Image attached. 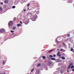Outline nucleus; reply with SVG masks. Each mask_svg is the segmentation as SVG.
<instances>
[{
  "mask_svg": "<svg viewBox=\"0 0 74 74\" xmlns=\"http://www.w3.org/2000/svg\"><path fill=\"white\" fill-rule=\"evenodd\" d=\"M4 32H5V30L3 28H2L0 29V32L1 33H3Z\"/></svg>",
  "mask_w": 74,
  "mask_h": 74,
  "instance_id": "obj_1",
  "label": "nucleus"
},
{
  "mask_svg": "<svg viewBox=\"0 0 74 74\" xmlns=\"http://www.w3.org/2000/svg\"><path fill=\"white\" fill-rule=\"evenodd\" d=\"M8 24L9 26H12L13 25V22H12V21H10Z\"/></svg>",
  "mask_w": 74,
  "mask_h": 74,
  "instance_id": "obj_2",
  "label": "nucleus"
},
{
  "mask_svg": "<svg viewBox=\"0 0 74 74\" xmlns=\"http://www.w3.org/2000/svg\"><path fill=\"white\" fill-rule=\"evenodd\" d=\"M29 23V20H27L26 21H25V22H24V23L25 25H27Z\"/></svg>",
  "mask_w": 74,
  "mask_h": 74,
  "instance_id": "obj_3",
  "label": "nucleus"
},
{
  "mask_svg": "<svg viewBox=\"0 0 74 74\" xmlns=\"http://www.w3.org/2000/svg\"><path fill=\"white\" fill-rule=\"evenodd\" d=\"M51 64H52V63L50 61L49 62L47 63V65H48V66H51Z\"/></svg>",
  "mask_w": 74,
  "mask_h": 74,
  "instance_id": "obj_4",
  "label": "nucleus"
},
{
  "mask_svg": "<svg viewBox=\"0 0 74 74\" xmlns=\"http://www.w3.org/2000/svg\"><path fill=\"white\" fill-rule=\"evenodd\" d=\"M57 56H61V54L59 53V51H58L57 54Z\"/></svg>",
  "mask_w": 74,
  "mask_h": 74,
  "instance_id": "obj_5",
  "label": "nucleus"
},
{
  "mask_svg": "<svg viewBox=\"0 0 74 74\" xmlns=\"http://www.w3.org/2000/svg\"><path fill=\"white\" fill-rule=\"evenodd\" d=\"M5 3L7 4L8 3V0H5L4 1Z\"/></svg>",
  "mask_w": 74,
  "mask_h": 74,
  "instance_id": "obj_6",
  "label": "nucleus"
},
{
  "mask_svg": "<svg viewBox=\"0 0 74 74\" xmlns=\"http://www.w3.org/2000/svg\"><path fill=\"white\" fill-rule=\"evenodd\" d=\"M52 58L51 57H47V58L48 59H49V60H51V59Z\"/></svg>",
  "mask_w": 74,
  "mask_h": 74,
  "instance_id": "obj_7",
  "label": "nucleus"
},
{
  "mask_svg": "<svg viewBox=\"0 0 74 74\" xmlns=\"http://www.w3.org/2000/svg\"><path fill=\"white\" fill-rule=\"evenodd\" d=\"M56 62H60V60H59L56 59Z\"/></svg>",
  "mask_w": 74,
  "mask_h": 74,
  "instance_id": "obj_8",
  "label": "nucleus"
},
{
  "mask_svg": "<svg viewBox=\"0 0 74 74\" xmlns=\"http://www.w3.org/2000/svg\"><path fill=\"white\" fill-rule=\"evenodd\" d=\"M53 51V50L52 49V50H51L49 51H48V52L49 53H51V52H52V51Z\"/></svg>",
  "mask_w": 74,
  "mask_h": 74,
  "instance_id": "obj_9",
  "label": "nucleus"
},
{
  "mask_svg": "<svg viewBox=\"0 0 74 74\" xmlns=\"http://www.w3.org/2000/svg\"><path fill=\"white\" fill-rule=\"evenodd\" d=\"M51 60H56V59L54 58H51Z\"/></svg>",
  "mask_w": 74,
  "mask_h": 74,
  "instance_id": "obj_10",
  "label": "nucleus"
},
{
  "mask_svg": "<svg viewBox=\"0 0 74 74\" xmlns=\"http://www.w3.org/2000/svg\"><path fill=\"white\" fill-rule=\"evenodd\" d=\"M16 18H14L13 19V21H16Z\"/></svg>",
  "mask_w": 74,
  "mask_h": 74,
  "instance_id": "obj_11",
  "label": "nucleus"
},
{
  "mask_svg": "<svg viewBox=\"0 0 74 74\" xmlns=\"http://www.w3.org/2000/svg\"><path fill=\"white\" fill-rule=\"evenodd\" d=\"M6 62V60H4L3 61V64H4V63H5V62Z\"/></svg>",
  "mask_w": 74,
  "mask_h": 74,
  "instance_id": "obj_12",
  "label": "nucleus"
},
{
  "mask_svg": "<svg viewBox=\"0 0 74 74\" xmlns=\"http://www.w3.org/2000/svg\"><path fill=\"white\" fill-rule=\"evenodd\" d=\"M36 72L37 73H39L40 72V71L39 69H37L36 71Z\"/></svg>",
  "mask_w": 74,
  "mask_h": 74,
  "instance_id": "obj_13",
  "label": "nucleus"
},
{
  "mask_svg": "<svg viewBox=\"0 0 74 74\" xmlns=\"http://www.w3.org/2000/svg\"><path fill=\"white\" fill-rule=\"evenodd\" d=\"M41 66V64H38L37 65V67H39V66Z\"/></svg>",
  "mask_w": 74,
  "mask_h": 74,
  "instance_id": "obj_14",
  "label": "nucleus"
},
{
  "mask_svg": "<svg viewBox=\"0 0 74 74\" xmlns=\"http://www.w3.org/2000/svg\"><path fill=\"white\" fill-rule=\"evenodd\" d=\"M16 29V27H14L12 28L13 30H15V29Z\"/></svg>",
  "mask_w": 74,
  "mask_h": 74,
  "instance_id": "obj_15",
  "label": "nucleus"
},
{
  "mask_svg": "<svg viewBox=\"0 0 74 74\" xmlns=\"http://www.w3.org/2000/svg\"><path fill=\"white\" fill-rule=\"evenodd\" d=\"M17 26H21V24H17Z\"/></svg>",
  "mask_w": 74,
  "mask_h": 74,
  "instance_id": "obj_16",
  "label": "nucleus"
},
{
  "mask_svg": "<svg viewBox=\"0 0 74 74\" xmlns=\"http://www.w3.org/2000/svg\"><path fill=\"white\" fill-rule=\"evenodd\" d=\"M3 9L1 7H0V11H1Z\"/></svg>",
  "mask_w": 74,
  "mask_h": 74,
  "instance_id": "obj_17",
  "label": "nucleus"
},
{
  "mask_svg": "<svg viewBox=\"0 0 74 74\" xmlns=\"http://www.w3.org/2000/svg\"><path fill=\"white\" fill-rule=\"evenodd\" d=\"M62 59L63 60H64L65 59V57H64V56L62 57Z\"/></svg>",
  "mask_w": 74,
  "mask_h": 74,
  "instance_id": "obj_18",
  "label": "nucleus"
},
{
  "mask_svg": "<svg viewBox=\"0 0 74 74\" xmlns=\"http://www.w3.org/2000/svg\"><path fill=\"white\" fill-rule=\"evenodd\" d=\"M42 58H43V59H45L46 58V57L45 56H42Z\"/></svg>",
  "mask_w": 74,
  "mask_h": 74,
  "instance_id": "obj_19",
  "label": "nucleus"
},
{
  "mask_svg": "<svg viewBox=\"0 0 74 74\" xmlns=\"http://www.w3.org/2000/svg\"><path fill=\"white\" fill-rule=\"evenodd\" d=\"M71 69H73L74 68V65H72L71 67Z\"/></svg>",
  "mask_w": 74,
  "mask_h": 74,
  "instance_id": "obj_20",
  "label": "nucleus"
},
{
  "mask_svg": "<svg viewBox=\"0 0 74 74\" xmlns=\"http://www.w3.org/2000/svg\"><path fill=\"white\" fill-rule=\"evenodd\" d=\"M49 56L51 58H53V56L52 55H50Z\"/></svg>",
  "mask_w": 74,
  "mask_h": 74,
  "instance_id": "obj_21",
  "label": "nucleus"
},
{
  "mask_svg": "<svg viewBox=\"0 0 74 74\" xmlns=\"http://www.w3.org/2000/svg\"><path fill=\"white\" fill-rule=\"evenodd\" d=\"M63 71H64L62 70L61 71V73H63Z\"/></svg>",
  "mask_w": 74,
  "mask_h": 74,
  "instance_id": "obj_22",
  "label": "nucleus"
},
{
  "mask_svg": "<svg viewBox=\"0 0 74 74\" xmlns=\"http://www.w3.org/2000/svg\"><path fill=\"white\" fill-rule=\"evenodd\" d=\"M71 51H73V48H71Z\"/></svg>",
  "mask_w": 74,
  "mask_h": 74,
  "instance_id": "obj_23",
  "label": "nucleus"
},
{
  "mask_svg": "<svg viewBox=\"0 0 74 74\" xmlns=\"http://www.w3.org/2000/svg\"><path fill=\"white\" fill-rule=\"evenodd\" d=\"M12 8H15V6H13L12 7Z\"/></svg>",
  "mask_w": 74,
  "mask_h": 74,
  "instance_id": "obj_24",
  "label": "nucleus"
},
{
  "mask_svg": "<svg viewBox=\"0 0 74 74\" xmlns=\"http://www.w3.org/2000/svg\"><path fill=\"white\" fill-rule=\"evenodd\" d=\"M70 66L69 65V66L68 67V69H70Z\"/></svg>",
  "mask_w": 74,
  "mask_h": 74,
  "instance_id": "obj_25",
  "label": "nucleus"
},
{
  "mask_svg": "<svg viewBox=\"0 0 74 74\" xmlns=\"http://www.w3.org/2000/svg\"><path fill=\"white\" fill-rule=\"evenodd\" d=\"M63 45L64 46H66V44H65L64 43H63Z\"/></svg>",
  "mask_w": 74,
  "mask_h": 74,
  "instance_id": "obj_26",
  "label": "nucleus"
},
{
  "mask_svg": "<svg viewBox=\"0 0 74 74\" xmlns=\"http://www.w3.org/2000/svg\"><path fill=\"white\" fill-rule=\"evenodd\" d=\"M14 31H12V30H11L10 31V32H11V33H13V32H14Z\"/></svg>",
  "mask_w": 74,
  "mask_h": 74,
  "instance_id": "obj_27",
  "label": "nucleus"
},
{
  "mask_svg": "<svg viewBox=\"0 0 74 74\" xmlns=\"http://www.w3.org/2000/svg\"><path fill=\"white\" fill-rule=\"evenodd\" d=\"M73 64H72V63H71V64H70V65H69V66H71L72 65H73Z\"/></svg>",
  "mask_w": 74,
  "mask_h": 74,
  "instance_id": "obj_28",
  "label": "nucleus"
},
{
  "mask_svg": "<svg viewBox=\"0 0 74 74\" xmlns=\"http://www.w3.org/2000/svg\"><path fill=\"white\" fill-rule=\"evenodd\" d=\"M57 42L58 43V44H59V42H59L58 41H57Z\"/></svg>",
  "mask_w": 74,
  "mask_h": 74,
  "instance_id": "obj_29",
  "label": "nucleus"
},
{
  "mask_svg": "<svg viewBox=\"0 0 74 74\" xmlns=\"http://www.w3.org/2000/svg\"><path fill=\"white\" fill-rule=\"evenodd\" d=\"M29 5H30V3L28 4L27 6V7H29Z\"/></svg>",
  "mask_w": 74,
  "mask_h": 74,
  "instance_id": "obj_30",
  "label": "nucleus"
},
{
  "mask_svg": "<svg viewBox=\"0 0 74 74\" xmlns=\"http://www.w3.org/2000/svg\"><path fill=\"white\" fill-rule=\"evenodd\" d=\"M34 69H33L31 71L32 72L33 71H34Z\"/></svg>",
  "mask_w": 74,
  "mask_h": 74,
  "instance_id": "obj_31",
  "label": "nucleus"
},
{
  "mask_svg": "<svg viewBox=\"0 0 74 74\" xmlns=\"http://www.w3.org/2000/svg\"><path fill=\"white\" fill-rule=\"evenodd\" d=\"M1 5H3V2H1Z\"/></svg>",
  "mask_w": 74,
  "mask_h": 74,
  "instance_id": "obj_32",
  "label": "nucleus"
},
{
  "mask_svg": "<svg viewBox=\"0 0 74 74\" xmlns=\"http://www.w3.org/2000/svg\"><path fill=\"white\" fill-rule=\"evenodd\" d=\"M68 37H69L70 36V34H68L67 35Z\"/></svg>",
  "mask_w": 74,
  "mask_h": 74,
  "instance_id": "obj_33",
  "label": "nucleus"
},
{
  "mask_svg": "<svg viewBox=\"0 0 74 74\" xmlns=\"http://www.w3.org/2000/svg\"><path fill=\"white\" fill-rule=\"evenodd\" d=\"M22 22H21V21H20V23H21L22 24Z\"/></svg>",
  "mask_w": 74,
  "mask_h": 74,
  "instance_id": "obj_34",
  "label": "nucleus"
},
{
  "mask_svg": "<svg viewBox=\"0 0 74 74\" xmlns=\"http://www.w3.org/2000/svg\"><path fill=\"white\" fill-rule=\"evenodd\" d=\"M53 56L54 57H55V56H56V55H55V54Z\"/></svg>",
  "mask_w": 74,
  "mask_h": 74,
  "instance_id": "obj_35",
  "label": "nucleus"
},
{
  "mask_svg": "<svg viewBox=\"0 0 74 74\" xmlns=\"http://www.w3.org/2000/svg\"><path fill=\"white\" fill-rule=\"evenodd\" d=\"M72 71H74V68L72 70Z\"/></svg>",
  "mask_w": 74,
  "mask_h": 74,
  "instance_id": "obj_36",
  "label": "nucleus"
},
{
  "mask_svg": "<svg viewBox=\"0 0 74 74\" xmlns=\"http://www.w3.org/2000/svg\"><path fill=\"white\" fill-rule=\"evenodd\" d=\"M26 9H25L24 10V11L25 12V11H26Z\"/></svg>",
  "mask_w": 74,
  "mask_h": 74,
  "instance_id": "obj_37",
  "label": "nucleus"
},
{
  "mask_svg": "<svg viewBox=\"0 0 74 74\" xmlns=\"http://www.w3.org/2000/svg\"><path fill=\"white\" fill-rule=\"evenodd\" d=\"M30 15H32V13H30Z\"/></svg>",
  "mask_w": 74,
  "mask_h": 74,
  "instance_id": "obj_38",
  "label": "nucleus"
},
{
  "mask_svg": "<svg viewBox=\"0 0 74 74\" xmlns=\"http://www.w3.org/2000/svg\"><path fill=\"white\" fill-rule=\"evenodd\" d=\"M14 33H12V35H14Z\"/></svg>",
  "mask_w": 74,
  "mask_h": 74,
  "instance_id": "obj_39",
  "label": "nucleus"
},
{
  "mask_svg": "<svg viewBox=\"0 0 74 74\" xmlns=\"http://www.w3.org/2000/svg\"><path fill=\"white\" fill-rule=\"evenodd\" d=\"M63 49H61V51H63Z\"/></svg>",
  "mask_w": 74,
  "mask_h": 74,
  "instance_id": "obj_40",
  "label": "nucleus"
},
{
  "mask_svg": "<svg viewBox=\"0 0 74 74\" xmlns=\"http://www.w3.org/2000/svg\"><path fill=\"white\" fill-rule=\"evenodd\" d=\"M67 72H68V73H69V70H68Z\"/></svg>",
  "mask_w": 74,
  "mask_h": 74,
  "instance_id": "obj_41",
  "label": "nucleus"
},
{
  "mask_svg": "<svg viewBox=\"0 0 74 74\" xmlns=\"http://www.w3.org/2000/svg\"><path fill=\"white\" fill-rule=\"evenodd\" d=\"M67 40H68V39H66V41H67Z\"/></svg>",
  "mask_w": 74,
  "mask_h": 74,
  "instance_id": "obj_42",
  "label": "nucleus"
},
{
  "mask_svg": "<svg viewBox=\"0 0 74 74\" xmlns=\"http://www.w3.org/2000/svg\"><path fill=\"white\" fill-rule=\"evenodd\" d=\"M59 49H57V50H58V51H59Z\"/></svg>",
  "mask_w": 74,
  "mask_h": 74,
  "instance_id": "obj_43",
  "label": "nucleus"
},
{
  "mask_svg": "<svg viewBox=\"0 0 74 74\" xmlns=\"http://www.w3.org/2000/svg\"><path fill=\"white\" fill-rule=\"evenodd\" d=\"M73 52L74 53V51H73Z\"/></svg>",
  "mask_w": 74,
  "mask_h": 74,
  "instance_id": "obj_44",
  "label": "nucleus"
},
{
  "mask_svg": "<svg viewBox=\"0 0 74 74\" xmlns=\"http://www.w3.org/2000/svg\"><path fill=\"white\" fill-rule=\"evenodd\" d=\"M3 73H0V74H2Z\"/></svg>",
  "mask_w": 74,
  "mask_h": 74,
  "instance_id": "obj_45",
  "label": "nucleus"
},
{
  "mask_svg": "<svg viewBox=\"0 0 74 74\" xmlns=\"http://www.w3.org/2000/svg\"><path fill=\"white\" fill-rule=\"evenodd\" d=\"M28 9H29V8H28Z\"/></svg>",
  "mask_w": 74,
  "mask_h": 74,
  "instance_id": "obj_46",
  "label": "nucleus"
},
{
  "mask_svg": "<svg viewBox=\"0 0 74 74\" xmlns=\"http://www.w3.org/2000/svg\"><path fill=\"white\" fill-rule=\"evenodd\" d=\"M30 74H32V73H30Z\"/></svg>",
  "mask_w": 74,
  "mask_h": 74,
  "instance_id": "obj_47",
  "label": "nucleus"
},
{
  "mask_svg": "<svg viewBox=\"0 0 74 74\" xmlns=\"http://www.w3.org/2000/svg\"><path fill=\"white\" fill-rule=\"evenodd\" d=\"M74 47V45H73Z\"/></svg>",
  "mask_w": 74,
  "mask_h": 74,
  "instance_id": "obj_48",
  "label": "nucleus"
}]
</instances>
